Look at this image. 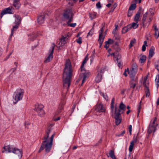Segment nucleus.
Here are the masks:
<instances>
[{
	"instance_id": "nucleus-11",
	"label": "nucleus",
	"mask_w": 159,
	"mask_h": 159,
	"mask_svg": "<svg viewBox=\"0 0 159 159\" xmlns=\"http://www.w3.org/2000/svg\"><path fill=\"white\" fill-rule=\"evenodd\" d=\"M55 44L54 43L52 44V47L49 50V54L48 56L45 60L44 62L47 63L50 62L53 58V52Z\"/></svg>"
},
{
	"instance_id": "nucleus-2",
	"label": "nucleus",
	"mask_w": 159,
	"mask_h": 159,
	"mask_svg": "<svg viewBox=\"0 0 159 159\" xmlns=\"http://www.w3.org/2000/svg\"><path fill=\"white\" fill-rule=\"evenodd\" d=\"M52 129L49 127L46 132V134L43 138L44 140L43 142L42 146L39 151V152H41L44 148L47 152H49L51 150L52 144L54 133H53L50 138H49V134L51 133Z\"/></svg>"
},
{
	"instance_id": "nucleus-40",
	"label": "nucleus",
	"mask_w": 159,
	"mask_h": 159,
	"mask_svg": "<svg viewBox=\"0 0 159 159\" xmlns=\"http://www.w3.org/2000/svg\"><path fill=\"white\" fill-rule=\"evenodd\" d=\"M155 36L156 39H157L159 36V30H155Z\"/></svg>"
},
{
	"instance_id": "nucleus-45",
	"label": "nucleus",
	"mask_w": 159,
	"mask_h": 159,
	"mask_svg": "<svg viewBox=\"0 0 159 159\" xmlns=\"http://www.w3.org/2000/svg\"><path fill=\"white\" fill-rule=\"evenodd\" d=\"M107 42H108V44L110 45L114 43V41L113 39H109Z\"/></svg>"
},
{
	"instance_id": "nucleus-9",
	"label": "nucleus",
	"mask_w": 159,
	"mask_h": 159,
	"mask_svg": "<svg viewBox=\"0 0 159 159\" xmlns=\"http://www.w3.org/2000/svg\"><path fill=\"white\" fill-rule=\"evenodd\" d=\"M104 31L103 27L101 28L100 30L99 31V38L98 41L100 44V48L102 45L107 32V30H106L104 33H103Z\"/></svg>"
},
{
	"instance_id": "nucleus-19",
	"label": "nucleus",
	"mask_w": 159,
	"mask_h": 159,
	"mask_svg": "<svg viewBox=\"0 0 159 159\" xmlns=\"http://www.w3.org/2000/svg\"><path fill=\"white\" fill-rule=\"evenodd\" d=\"M20 3L19 0H14L13 5L16 9H18L20 6Z\"/></svg>"
},
{
	"instance_id": "nucleus-25",
	"label": "nucleus",
	"mask_w": 159,
	"mask_h": 159,
	"mask_svg": "<svg viewBox=\"0 0 159 159\" xmlns=\"http://www.w3.org/2000/svg\"><path fill=\"white\" fill-rule=\"evenodd\" d=\"M155 82L156 84V86L157 88L159 86V75H156L155 80Z\"/></svg>"
},
{
	"instance_id": "nucleus-47",
	"label": "nucleus",
	"mask_w": 159,
	"mask_h": 159,
	"mask_svg": "<svg viewBox=\"0 0 159 159\" xmlns=\"http://www.w3.org/2000/svg\"><path fill=\"white\" fill-rule=\"evenodd\" d=\"M105 68L104 67H102L101 68L99 72L98 73H101L102 74L105 71Z\"/></svg>"
},
{
	"instance_id": "nucleus-54",
	"label": "nucleus",
	"mask_w": 159,
	"mask_h": 159,
	"mask_svg": "<svg viewBox=\"0 0 159 159\" xmlns=\"http://www.w3.org/2000/svg\"><path fill=\"white\" fill-rule=\"evenodd\" d=\"M65 104L64 103H63V104L60 105V106L59 107L58 110L61 111L63 109V107L62 105H64Z\"/></svg>"
},
{
	"instance_id": "nucleus-41",
	"label": "nucleus",
	"mask_w": 159,
	"mask_h": 159,
	"mask_svg": "<svg viewBox=\"0 0 159 159\" xmlns=\"http://www.w3.org/2000/svg\"><path fill=\"white\" fill-rule=\"evenodd\" d=\"M133 13V11L129 9L128 11V13L127 16L128 17H130L132 15V13Z\"/></svg>"
},
{
	"instance_id": "nucleus-30",
	"label": "nucleus",
	"mask_w": 159,
	"mask_h": 159,
	"mask_svg": "<svg viewBox=\"0 0 159 159\" xmlns=\"http://www.w3.org/2000/svg\"><path fill=\"white\" fill-rule=\"evenodd\" d=\"M96 13L95 12L91 13L89 14V17L90 19L92 20L96 18Z\"/></svg>"
},
{
	"instance_id": "nucleus-26",
	"label": "nucleus",
	"mask_w": 159,
	"mask_h": 159,
	"mask_svg": "<svg viewBox=\"0 0 159 159\" xmlns=\"http://www.w3.org/2000/svg\"><path fill=\"white\" fill-rule=\"evenodd\" d=\"M145 93L146 97H149L150 95V92L149 88H144Z\"/></svg>"
},
{
	"instance_id": "nucleus-10",
	"label": "nucleus",
	"mask_w": 159,
	"mask_h": 159,
	"mask_svg": "<svg viewBox=\"0 0 159 159\" xmlns=\"http://www.w3.org/2000/svg\"><path fill=\"white\" fill-rule=\"evenodd\" d=\"M43 105L42 104H39L35 106L34 110L38 113V115L41 117L43 116L45 114L43 110Z\"/></svg>"
},
{
	"instance_id": "nucleus-36",
	"label": "nucleus",
	"mask_w": 159,
	"mask_h": 159,
	"mask_svg": "<svg viewBox=\"0 0 159 159\" xmlns=\"http://www.w3.org/2000/svg\"><path fill=\"white\" fill-rule=\"evenodd\" d=\"M129 30V29L128 28V26L123 28L122 29V33L125 34L128 32Z\"/></svg>"
},
{
	"instance_id": "nucleus-46",
	"label": "nucleus",
	"mask_w": 159,
	"mask_h": 159,
	"mask_svg": "<svg viewBox=\"0 0 159 159\" xmlns=\"http://www.w3.org/2000/svg\"><path fill=\"white\" fill-rule=\"evenodd\" d=\"M152 16H150L147 19V21L149 23L150 22H151L152 20Z\"/></svg>"
},
{
	"instance_id": "nucleus-48",
	"label": "nucleus",
	"mask_w": 159,
	"mask_h": 159,
	"mask_svg": "<svg viewBox=\"0 0 159 159\" xmlns=\"http://www.w3.org/2000/svg\"><path fill=\"white\" fill-rule=\"evenodd\" d=\"M141 101L140 102V103H139V104H140L139 105V106L138 107V116L139 115V113L140 112V110L141 109V106H140V103H141Z\"/></svg>"
},
{
	"instance_id": "nucleus-28",
	"label": "nucleus",
	"mask_w": 159,
	"mask_h": 159,
	"mask_svg": "<svg viewBox=\"0 0 159 159\" xmlns=\"http://www.w3.org/2000/svg\"><path fill=\"white\" fill-rule=\"evenodd\" d=\"M120 56H118L117 58L116 59L118 63V65L120 68H121L122 66V64H121V61L120 60Z\"/></svg>"
},
{
	"instance_id": "nucleus-27",
	"label": "nucleus",
	"mask_w": 159,
	"mask_h": 159,
	"mask_svg": "<svg viewBox=\"0 0 159 159\" xmlns=\"http://www.w3.org/2000/svg\"><path fill=\"white\" fill-rule=\"evenodd\" d=\"M132 80V82L130 83V87L134 89L137 84V82L136 80H134V79Z\"/></svg>"
},
{
	"instance_id": "nucleus-21",
	"label": "nucleus",
	"mask_w": 159,
	"mask_h": 159,
	"mask_svg": "<svg viewBox=\"0 0 159 159\" xmlns=\"http://www.w3.org/2000/svg\"><path fill=\"white\" fill-rule=\"evenodd\" d=\"M125 106L122 102H121L120 103L119 106V109L121 111V112H120L121 114L124 113L125 109Z\"/></svg>"
},
{
	"instance_id": "nucleus-63",
	"label": "nucleus",
	"mask_w": 159,
	"mask_h": 159,
	"mask_svg": "<svg viewBox=\"0 0 159 159\" xmlns=\"http://www.w3.org/2000/svg\"><path fill=\"white\" fill-rule=\"evenodd\" d=\"M157 105H159V97L157 99Z\"/></svg>"
},
{
	"instance_id": "nucleus-49",
	"label": "nucleus",
	"mask_w": 159,
	"mask_h": 159,
	"mask_svg": "<svg viewBox=\"0 0 159 159\" xmlns=\"http://www.w3.org/2000/svg\"><path fill=\"white\" fill-rule=\"evenodd\" d=\"M128 129L129 130V134L131 135V132L132 130V125H130L128 127Z\"/></svg>"
},
{
	"instance_id": "nucleus-31",
	"label": "nucleus",
	"mask_w": 159,
	"mask_h": 159,
	"mask_svg": "<svg viewBox=\"0 0 159 159\" xmlns=\"http://www.w3.org/2000/svg\"><path fill=\"white\" fill-rule=\"evenodd\" d=\"M148 15V13L147 12H146L143 15V23H145L147 21V16Z\"/></svg>"
},
{
	"instance_id": "nucleus-16",
	"label": "nucleus",
	"mask_w": 159,
	"mask_h": 159,
	"mask_svg": "<svg viewBox=\"0 0 159 159\" xmlns=\"http://www.w3.org/2000/svg\"><path fill=\"white\" fill-rule=\"evenodd\" d=\"M156 127L157 126L155 125L150 124L148 127V132L151 134L152 132H154L157 129Z\"/></svg>"
},
{
	"instance_id": "nucleus-4",
	"label": "nucleus",
	"mask_w": 159,
	"mask_h": 159,
	"mask_svg": "<svg viewBox=\"0 0 159 159\" xmlns=\"http://www.w3.org/2000/svg\"><path fill=\"white\" fill-rule=\"evenodd\" d=\"M2 152L5 153L13 152L17 155V158L18 159H20L22 155L21 150L10 145L4 146L3 147Z\"/></svg>"
},
{
	"instance_id": "nucleus-58",
	"label": "nucleus",
	"mask_w": 159,
	"mask_h": 159,
	"mask_svg": "<svg viewBox=\"0 0 159 159\" xmlns=\"http://www.w3.org/2000/svg\"><path fill=\"white\" fill-rule=\"evenodd\" d=\"M142 0H135V2L137 3L138 2L139 3H140Z\"/></svg>"
},
{
	"instance_id": "nucleus-8",
	"label": "nucleus",
	"mask_w": 159,
	"mask_h": 159,
	"mask_svg": "<svg viewBox=\"0 0 159 159\" xmlns=\"http://www.w3.org/2000/svg\"><path fill=\"white\" fill-rule=\"evenodd\" d=\"M138 69V66L135 63L133 64L130 70H129L128 68L127 69L128 73L132 80H134V77L137 72Z\"/></svg>"
},
{
	"instance_id": "nucleus-5",
	"label": "nucleus",
	"mask_w": 159,
	"mask_h": 159,
	"mask_svg": "<svg viewBox=\"0 0 159 159\" xmlns=\"http://www.w3.org/2000/svg\"><path fill=\"white\" fill-rule=\"evenodd\" d=\"M24 90L21 89H17L14 92L13 99L14 104H16L18 101L22 100L24 95Z\"/></svg>"
},
{
	"instance_id": "nucleus-60",
	"label": "nucleus",
	"mask_w": 159,
	"mask_h": 159,
	"mask_svg": "<svg viewBox=\"0 0 159 159\" xmlns=\"http://www.w3.org/2000/svg\"><path fill=\"white\" fill-rule=\"evenodd\" d=\"M117 26H116L115 29L113 31H112L113 34H114L115 33V31H116V29H117Z\"/></svg>"
},
{
	"instance_id": "nucleus-13",
	"label": "nucleus",
	"mask_w": 159,
	"mask_h": 159,
	"mask_svg": "<svg viewBox=\"0 0 159 159\" xmlns=\"http://www.w3.org/2000/svg\"><path fill=\"white\" fill-rule=\"evenodd\" d=\"M64 18L68 19L70 17L73 16L72 10L71 9H68L65 10L63 15Z\"/></svg>"
},
{
	"instance_id": "nucleus-3",
	"label": "nucleus",
	"mask_w": 159,
	"mask_h": 159,
	"mask_svg": "<svg viewBox=\"0 0 159 159\" xmlns=\"http://www.w3.org/2000/svg\"><path fill=\"white\" fill-rule=\"evenodd\" d=\"M114 105V98H113L111 101V114L115 119L116 125H118L121 123L122 120L121 113H120L121 111L116 106L115 107Z\"/></svg>"
},
{
	"instance_id": "nucleus-18",
	"label": "nucleus",
	"mask_w": 159,
	"mask_h": 159,
	"mask_svg": "<svg viewBox=\"0 0 159 159\" xmlns=\"http://www.w3.org/2000/svg\"><path fill=\"white\" fill-rule=\"evenodd\" d=\"M45 15L44 14H42L40 16H39L37 20L38 23L41 24L43 23L44 21Z\"/></svg>"
},
{
	"instance_id": "nucleus-39",
	"label": "nucleus",
	"mask_w": 159,
	"mask_h": 159,
	"mask_svg": "<svg viewBox=\"0 0 159 159\" xmlns=\"http://www.w3.org/2000/svg\"><path fill=\"white\" fill-rule=\"evenodd\" d=\"M154 119L152 122L151 123H150V124H151V125H155L156 126H157L158 125L157 124H155V122H156L157 120V118L156 117L154 118Z\"/></svg>"
},
{
	"instance_id": "nucleus-34",
	"label": "nucleus",
	"mask_w": 159,
	"mask_h": 159,
	"mask_svg": "<svg viewBox=\"0 0 159 159\" xmlns=\"http://www.w3.org/2000/svg\"><path fill=\"white\" fill-rule=\"evenodd\" d=\"M147 46V42L146 41L144 42V44L142 46V51L143 52H144L146 50V47Z\"/></svg>"
},
{
	"instance_id": "nucleus-43",
	"label": "nucleus",
	"mask_w": 159,
	"mask_h": 159,
	"mask_svg": "<svg viewBox=\"0 0 159 159\" xmlns=\"http://www.w3.org/2000/svg\"><path fill=\"white\" fill-rule=\"evenodd\" d=\"M85 74H86V71H85V73L83 74V75H84V77H83V79L82 81V85L85 81L86 79V75Z\"/></svg>"
},
{
	"instance_id": "nucleus-56",
	"label": "nucleus",
	"mask_w": 159,
	"mask_h": 159,
	"mask_svg": "<svg viewBox=\"0 0 159 159\" xmlns=\"http://www.w3.org/2000/svg\"><path fill=\"white\" fill-rule=\"evenodd\" d=\"M16 68H12L10 70L11 72H14L15 71H16Z\"/></svg>"
},
{
	"instance_id": "nucleus-12",
	"label": "nucleus",
	"mask_w": 159,
	"mask_h": 159,
	"mask_svg": "<svg viewBox=\"0 0 159 159\" xmlns=\"http://www.w3.org/2000/svg\"><path fill=\"white\" fill-rule=\"evenodd\" d=\"M106 109L101 104H98L95 107V111L97 112H104Z\"/></svg>"
},
{
	"instance_id": "nucleus-55",
	"label": "nucleus",
	"mask_w": 159,
	"mask_h": 159,
	"mask_svg": "<svg viewBox=\"0 0 159 159\" xmlns=\"http://www.w3.org/2000/svg\"><path fill=\"white\" fill-rule=\"evenodd\" d=\"M127 71V69H125V72H124V73H123V75H124L125 76H127V75L126 73V72Z\"/></svg>"
},
{
	"instance_id": "nucleus-38",
	"label": "nucleus",
	"mask_w": 159,
	"mask_h": 159,
	"mask_svg": "<svg viewBox=\"0 0 159 159\" xmlns=\"http://www.w3.org/2000/svg\"><path fill=\"white\" fill-rule=\"evenodd\" d=\"M136 7V4H133L131 5L129 9L133 11L135 9Z\"/></svg>"
},
{
	"instance_id": "nucleus-15",
	"label": "nucleus",
	"mask_w": 159,
	"mask_h": 159,
	"mask_svg": "<svg viewBox=\"0 0 159 159\" xmlns=\"http://www.w3.org/2000/svg\"><path fill=\"white\" fill-rule=\"evenodd\" d=\"M137 141L136 138H134L133 140L130 142L129 149V152H131L132 151L134 145V143H136Z\"/></svg>"
},
{
	"instance_id": "nucleus-50",
	"label": "nucleus",
	"mask_w": 159,
	"mask_h": 159,
	"mask_svg": "<svg viewBox=\"0 0 159 159\" xmlns=\"http://www.w3.org/2000/svg\"><path fill=\"white\" fill-rule=\"evenodd\" d=\"M79 44H81L82 43V38L81 37H80L79 39L76 41Z\"/></svg>"
},
{
	"instance_id": "nucleus-62",
	"label": "nucleus",
	"mask_w": 159,
	"mask_h": 159,
	"mask_svg": "<svg viewBox=\"0 0 159 159\" xmlns=\"http://www.w3.org/2000/svg\"><path fill=\"white\" fill-rule=\"evenodd\" d=\"M125 89H123L121 91V93L122 94H123L124 93L125 91Z\"/></svg>"
},
{
	"instance_id": "nucleus-64",
	"label": "nucleus",
	"mask_w": 159,
	"mask_h": 159,
	"mask_svg": "<svg viewBox=\"0 0 159 159\" xmlns=\"http://www.w3.org/2000/svg\"><path fill=\"white\" fill-rule=\"evenodd\" d=\"M111 4L110 3H109L107 4L106 5V6L107 7H110L111 5Z\"/></svg>"
},
{
	"instance_id": "nucleus-51",
	"label": "nucleus",
	"mask_w": 159,
	"mask_h": 159,
	"mask_svg": "<svg viewBox=\"0 0 159 159\" xmlns=\"http://www.w3.org/2000/svg\"><path fill=\"white\" fill-rule=\"evenodd\" d=\"M76 23L68 24V26H69L72 27H75L76 26Z\"/></svg>"
},
{
	"instance_id": "nucleus-44",
	"label": "nucleus",
	"mask_w": 159,
	"mask_h": 159,
	"mask_svg": "<svg viewBox=\"0 0 159 159\" xmlns=\"http://www.w3.org/2000/svg\"><path fill=\"white\" fill-rule=\"evenodd\" d=\"M105 43V45H104V47L107 49L109 48L110 44H108V42L106 41Z\"/></svg>"
},
{
	"instance_id": "nucleus-61",
	"label": "nucleus",
	"mask_w": 159,
	"mask_h": 159,
	"mask_svg": "<svg viewBox=\"0 0 159 159\" xmlns=\"http://www.w3.org/2000/svg\"><path fill=\"white\" fill-rule=\"evenodd\" d=\"M75 105H73L72 107V110L73 111L74 110L75 108Z\"/></svg>"
},
{
	"instance_id": "nucleus-35",
	"label": "nucleus",
	"mask_w": 159,
	"mask_h": 159,
	"mask_svg": "<svg viewBox=\"0 0 159 159\" xmlns=\"http://www.w3.org/2000/svg\"><path fill=\"white\" fill-rule=\"evenodd\" d=\"M131 26V28H133L134 29H135L138 27V25L137 24V22H133Z\"/></svg>"
},
{
	"instance_id": "nucleus-37",
	"label": "nucleus",
	"mask_w": 159,
	"mask_h": 159,
	"mask_svg": "<svg viewBox=\"0 0 159 159\" xmlns=\"http://www.w3.org/2000/svg\"><path fill=\"white\" fill-rule=\"evenodd\" d=\"M155 68L157 69L159 72V60L157 61L155 63Z\"/></svg>"
},
{
	"instance_id": "nucleus-23",
	"label": "nucleus",
	"mask_w": 159,
	"mask_h": 159,
	"mask_svg": "<svg viewBox=\"0 0 159 159\" xmlns=\"http://www.w3.org/2000/svg\"><path fill=\"white\" fill-rule=\"evenodd\" d=\"M155 49V48L153 47H152L150 49L149 51V56L151 57H152L154 55V50Z\"/></svg>"
},
{
	"instance_id": "nucleus-20",
	"label": "nucleus",
	"mask_w": 159,
	"mask_h": 159,
	"mask_svg": "<svg viewBox=\"0 0 159 159\" xmlns=\"http://www.w3.org/2000/svg\"><path fill=\"white\" fill-rule=\"evenodd\" d=\"M102 78V75L101 73H98L95 79V81L96 83L100 82Z\"/></svg>"
},
{
	"instance_id": "nucleus-53",
	"label": "nucleus",
	"mask_w": 159,
	"mask_h": 159,
	"mask_svg": "<svg viewBox=\"0 0 159 159\" xmlns=\"http://www.w3.org/2000/svg\"><path fill=\"white\" fill-rule=\"evenodd\" d=\"M96 6L98 8H101V3L100 2H98L96 4Z\"/></svg>"
},
{
	"instance_id": "nucleus-22",
	"label": "nucleus",
	"mask_w": 159,
	"mask_h": 159,
	"mask_svg": "<svg viewBox=\"0 0 159 159\" xmlns=\"http://www.w3.org/2000/svg\"><path fill=\"white\" fill-rule=\"evenodd\" d=\"M143 85L144 87V88H149V82L147 80V77H145L143 82Z\"/></svg>"
},
{
	"instance_id": "nucleus-33",
	"label": "nucleus",
	"mask_w": 159,
	"mask_h": 159,
	"mask_svg": "<svg viewBox=\"0 0 159 159\" xmlns=\"http://www.w3.org/2000/svg\"><path fill=\"white\" fill-rule=\"evenodd\" d=\"M146 57L144 56H142L140 58L139 61L141 63H143L146 60Z\"/></svg>"
},
{
	"instance_id": "nucleus-1",
	"label": "nucleus",
	"mask_w": 159,
	"mask_h": 159,
	"mask_svg": "<svg viewBox=\"0 0 159 159\" xmlns=\"http://www.w3.org/2000/svg\"><path fill=\"white\" fill-rule=\"evenodd\" d=\"M65 66L63 74V86L64 88L68 89L70 84L73 70L69 59L66 60Z\"/></svg>"
},
{
	"instance_id": "nucleus-57",
	"label": "nucleus",
	"mask_w": 159,
	"mask_h": 159,
	"mask_svg": "<svg viewBox=\"0 0 159 159\" xmlns=\"http://www.w3.org/2000/svg\"><path fill=\"white\" fill-rule=\"evenodd\" d=\"M117 5L115 3L113 5L112 7V8H113L114 9H115L116 7H117Z\"/></svg>"
},
{
	"instance_id": "nucleus-32",
	"label": "nucleus",
	"mask_w": 159,
	"mask_h": 159,
	"mask_svg": "<svg viewBox=\"0 0 159 159\" xmlns=\"http://www.w3.org/2000/svg\"><path fill=\"white\" fill-rule=\"evenodd\" d=\"M136 40L135 39H134L131 40L130 41V44L129 45V48H131L133 46L134 44L135 43Z\"/></svg>"
},
{
	"instance_id": "nucleus-24",
	"label": "nucleus",
	"mask_w": 159,
	"mask_h": 159,
	"mask_svg": "<svg viewBox=\"0 0 159 159\" xmlns=\"http://www.w3.org/2000/svg\"><path fill=\"white\" fill-rule=\"evenodd\" d=\"M29 39L31 41H33L37 37V35L35 34H32L28 35Z\"/></svg>"
},
{
	"instance_id": "nucleus-52",
	"label": "nucleus",
	"mask_w": 159,
	"mask_h": 159,
	"mask_svg": "<svg viewBox=\"0 0 159 159\" xmlns=\"http://www.w3.org/2000/svg\"><path fill=\"white\" fill-rule=\"evenodd\" d=\"M73 18V16H71L70 17L68 18L69 20L67 22V24L68 25V24H70V23L72 21Z\"/></svg>"
},
{
	"instance_id": "nucleus-7",
	"label": "nucleus",
	"mask_w": 159,
	"mask_h": 159,
	"mask_svg": "<svg viewBox=\"0 0 159 159\" xmlns=\"http://www.w3.org/2000/svg\"><path fill=\"white\" fill-rule=\"evenodd\" d=\"M70 35L69 33H68L62 36L61 38L60 39V42L56 46L58 49H61L62 48V46L67 43V40L70 37Z\"/></svg>"
},
{
	"instance_id": "nucleus-59",
	"label": "nucleus",
	"mask_w": 159,
	"mask_h": 159,
	"mask_svg": "<svg viewBox=\"0 0 159 159\" xmlns=\"http://www.w3.org/2000/svg\"><path fill=\"white\" fill-rule=\"evenodd\" d=\"M114 0H108V3L112 4Z\"/></svg>"
},
{
	"instance_id": "nucleus-6",
	"label": "nucleus",
	"mask_w": 159,
	"mask_h": 159,
	"mask_svg": "<svg viewBox=\"0 0 159 159\" xmlns=\"http://www.w3.org/2000/svg\"><path fill=\"white\" fill-rule=\"evenodd\" d=\"M14 17L15 18V21L13 26V28L11 30V33L10 38L9 39V40H10L11 37L13 35L14 31H16L18 28L19 25L21 23V18L20 16L15 15Z\"/></svg>"
},
{
	"instance_id": "nucleus-14",
	"label": "nucleus",
	"mask_w": 159,
	"mask_h": 159,
	"mask_svg": "<svg viewBox=\"0 0 159 159\" xmlns=\"http://www.w3.org/2000/svg\"><path fill=\"white\" fill-rule=\"evenodd\" d=\"M13 13L11 11V9L10 7H8L6 8L2 11L1 12V18H2V16L5 14H12Z\"/></svg>"
},
{
	"instance_id": "nucleus-42",
	"label": "nucleus",
	"mask_w": 159,
	"mask_h": 159,
	"mask_svg": "<svg viewBox=\"0 0 159 159\" xmlns=\"http://www.w3.org/2000/svg\"><path fill=\"white\" fill-rule=\"evenodd\" d=\"M109 154V155H110V157L111 158H112L113 157H114L115 156V155H114V151H112V150H111L110 151Z\"/></svg>"
},
{
	"instance_id": "nucleus-29",
	"label": "nucleus",
	"mask_w": 159,
	"mask_h": 159,
	"mask_svg": "<svg viewBox=\"0 0 159 159\" xmlns=\"http://www.w3.org/2000/svg\"><path fill=\"white\" fill-rule=\"evenodd\" d=\"M140 14L139 12H138L136 14L134 18V20L136 22L138 21L140 17Z\"/></svg>"
},
{
	"instance_id": "nucleus-17",
	"label": "nucleus",
	"mask_w": 159,
	"mask_h": 159,
	"mask_svg": "<svg viewBox=\"0 0 159 159\" xmlns=\"http://www.w3.org/2000/svg\"><path fill=\"white\" fill-rule=\"evenodd\" d=\"M88 55L86 56L85 57L84 60L83 61L82 65L81 66V67L80 68V70L82 72V74H84L85 73V72L86 71L85 70H84V64L87 62V60H88Z\"/></svg>"
}]
</instances>
